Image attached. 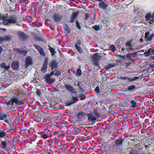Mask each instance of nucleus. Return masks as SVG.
Returning a JSON list of instances; mask_svg holds the SVG:
<instances>
[{
	"instance_id": "f257e3e1",
	"label": "nucleus",
	"mask_w": 154,
	"mask_h": 154,
	"mask_svg": "<svg viewBox=\"0 0 154 154\" xmlns=\"http://www.w3.org/2000/svg\"><path fill=\"white\" fill-rule=\"evenodd\" d=\"M17 92L16 91H14L13 92V94H15V96H13L11 97L10 100H8V98H9L8 96L9 94L5 96L4 97L6 98H7L8 101H6L5 103L7 106H13L14 105H21L24 104L23 102V100L22 99L23 97L21 96V94H23V89L21 88V87H19V88L17 89Z\"/></svg>"
},
{
	"instance_id": "f03ea898",
	"label": "nucleus",
	"mask_w": 154,
	"mask_h": 154,
	"mask_svg": "<svg viewBox=\"0 0 154 154\" xmlns=\"http://www.w3.org/2000/svg\"><path fill=\"white\" fill-rule=\"evenodd\" d=\"M150 147L149 145H143L138 149H134L130 147L128 148L129 154H149Z\"/></svg>"
},
{
	"instance_id": "7ed1b4c3",
	"label": "nucleus",
	"mask_w": 154,
	"mask_h": 154,
	"mask_svg": "<svg viewBox=\"0 0 154 154\" xmlns=\"http://www.w3.org/2000/svg\"><path fill=\"white\" fill-rule=\"evenodd\" d=\"M66 91L67 92L70 94L71 96H75L76 97L79 98L80 100H83L86 99V97L85 94H81L79 96V94H77L78 90L76 89H74V87H66Z\"/></svg>"
},
{
	"instance_id": "20e7f679",
	"label": "nucleus",
	"mask_w": 154,
	"mask_h": 154,
	"mask_svg": "<svg viewBox=\"0 0 154 154\" xmlns=\"http://www.w3.org/2000/svg\"><path fill=\"white\" fill-rule=\"evenodd\" d=\"M87 116L88 120L94 122L97 120V118H99L100 114L96 109H94L91 113L87 114Z\"/></svg>"
},
{
	"instance_id": "39448f33",
	"label": "nucleus",
	"mask_w": 154,
	"mask_h": 154,
	"mask_svg": "<svg viewBox=\"0 0 154 154\" xmlns=\"http://www.w3.org/2000/svg\"><path fill=\"white\" fill-rule=\"evenodd\" d=\"M38 134H40L42 137L44 139H46L52 136L51 131L47 128L45 129L44 131L39 132L38 133Z\"/></svg>"
},
{
	"instance_id": "423d86ee",
	"label": "nucleus",
	"mask_w": 154,
	"mask_h": 154,
	"mask_svg": "<svg viewBox=\"0 0 154 154\" xmlns=\"http://www.w3.org/2000/svg\"><path fill=\"white\" fill-rule=\"evenodd\" d=\"M4 21L8 22L9 24L16 23L17 21V18L14 15L9 16H5Z\"/></svg>"
},
{
	"instance_id": "0eeeda50",
	"label": "nucleus",
	"mask_w": 154,
	"mask_h": 154,
	"mask_svg": "<svg viewBox=\"0 0 154 154\" xmlns=\"http://www.w3.org/2000/svg\"><path fill=\"white\" fill-rule=\"evenodd\" d=\"M72 100L70 99V100H68L66 101H65L64 103L66 106H69L76 103L79 100L78 98L76 97L72 96Z\"/></svg>"
},
{
	"instance_id": "6e6552de",
	"label": "nucleus",
	"mask_w": 154,
	"mask_h": 154,
	"mask_svg": "<svg viewBox=\"0 0 154 154\" xmlns=\"http://www.w3.org/2000/svg\"><path fill=\"white\" fill-rule=\"evenodd\" d=\"M45 114L44 112L41 111H38V114L36 115V117L34 120L35 121V119H36L38 122H41L43 118L45 117Z\"/></svg>"
},
{
	"instance_id": "1a4fd4ad",
	"label": "nucleus",
	"mask_w": 154,
	"mask_h": 154,
	"mask_svg": "<svg viewBox=\"0 0 154 154\" xmlns=\"http://www.w3.org/2000/svg\"><path fill=\"white\" fill-rule=\"evenodd\" d=\"M131 41L129 40L125 42V46L128 51H134V47L131 43Z\"/></svg>"
},
{
	"instance_id": "9d476101",
	"label": "nucleus",
	"mask_w": 154,
	"mask_h": 154,
	"mask_svg": "<svg viewBox=\"0 0 154 154\" xmlns=\"http://www.w3.org/2000/svg\"><path fill=\"white\" fill-rule=\"evenodd\" d=\"M49 65L52 70L55 69H57L58 67V63H57V60L55 59L51 60L49 62Z\"/></svg>"
},
{
	"instance_id": "9b49d317",
	"label": "nucleus",
	"mask_w": 154,
	"mask_h": 154,
	"mask_svg": "<svg viewBox=\"0 0 154 154\" xmlns=\"http://www.w3.org/2000/svg\"><path fill=\"white\" fill-rule=\"evenodd\" d=\"M144 54L147 57L150 56L152 59H154V50L150 48L147 51H146Z\"/></svg>"
},
{
	"instance_id": "f8f14e48",
	"label": "nucleus",
	"mask_w": 154,
	"mask_h": 154,
	"mask_svg": "<svg viewBox=\"0 0 154 154\" xmlns=\"http://www.w3.org/2000/svg\"><path fill=\"white\" fill-rule=\"evenodd\" d=\"M76 115L78 119L81 121H83L86 119L87 114L82 111H81L78 112Z\"/></svg>"
},
{
	"instance_id": "ddd939ff",
	"label": "nucleus",
	"mask_w": 154,
	"mask_h": 154,
	"mask_svg": "<svg viewBox=\"0 0 154 154\" xmlns=\"http://www.w3.org/2000/svg\"><path fill=\"white\" fill-rule=\"evenodd\" d=\"M145 18L147 21L151 20L152 22L154 21V12L151 14L150 12H148L146 15Z\"/></svg>"
},
{
	"instance_id": "4468645a",
	"label": "nucleus",
	"mask_w": 154,
	"mask_h": 154,
	"mask_svg": "<svg viewBox=\"0 0 154 154\" xmlns=\"http://www.w3.org/2000/svg\"><path fill=\"white\" fill-rule=\"evenodd\" d=\"M140 87H128L126 89L125 87H119L120 88L119 90H121L122 91H125L127 92H131L137 90H138V88Z\"/></svg>"
},
{
	"instance_id": "2eb2a0df",
	"label": "nucleus",
	"mask_w": 154,
	"mask_h": 154,
	"mask_svg": "<svg viewBox=\"0 0 154 154\" xmlns=\"http://www.w3.org/2000/svg\"><path fill=\"white\" fill-rule=\"evenodd\" d=\"M48 58H46L43 61V66L41 67V71L43 72H45L47 69V65L48 64Z\"/></svg>"
},
{
	"instance_id": "dca6fc26",
	"label": "nucleus",
	"mask_w": 154,
	"mask_h": 154,
	"mask_svg": "<svg viewBox=\"0 0 154 154\" xmlns=\"http://www.w3.org/2000/svg\"><path fill=\"white\" fill-rule=\"evenodd\" d=\"M153 35L150 34V32L148 31L145 33L144 38L146 41H151L152 40Z\"/></svg>"
},
{
	"instance_id": "f3484780",
	"label": "nucleus",
	"mask_w": 154,
	"mask_h": 154,
	"mask_svg": "<svg viewBox=\"0 0 154 154\" xmlns=\"http://www.w3.org/2000/svg\"><path fill=\"white\" fill-rule=\"evenodd\" d=\"M44 78L45 79L47 82L49 84H52L55 81L54 79L51 78L49 75H45Z\"/></svg>"
},
{
	"instance_id": "a211bd4d",
	"label": "nucleus",
	"mask_w": 154,
	"mask_h": 154,
	"mask_svg": "<svg viewBox=\"0 0 154 154\" xmlns=\"http://www.w3.org/2000/svg\"><path fill=\"white\" fill-rule=\"evenodd\" d=\"M19 39L21 41H24L26 40L27 36L26 34L20 32L17 34Z\"/></svg>"
},
{
	"instance_id": "6ab92c4d",
	"label": "nucleus",
	"mask_w": 154,
	"mask_h": 154,
	"mask_svg": "<svg viewBox=\"0 0 154 154\" xmlns=\"http://www.w3.org/2000/svg\"><path fill=\"white\" fill-rule=\"evenodd\" d=\"M96 87L95 89V92L96 93L99 95H101L103 94V92H104V89L103 88L100 87Z\"/></svg>"
},
{
	"instance_id": "aec40b11",
	"label": "nucleus",
	"mask_w": 154,
	"mask_h": 154,
	"mask_svg": "<svg viewBox=\"0 0 154 154\" xmlns=\"http://www.w3.org/2000/svg\"><path fill=\"white\" fill-rule=\"evenodd\" d=\"M33 45L36 49L39 52L41 55H45V52H44L43 49L42 47L35 44Z\"/></svg>"
},
{
	"instance_id": "412c9836",
	"label": "nucleus",
	"mask_w": 154,
	"mask_h": 154,
	"mask_svg": "<svg viewBox=\"0 0 154 154\" xmlns=\"http://www.w3.org/2000/svg\"><path fill=\"white\" fill-rule=\"evenodd\" d=\"M10 130L7 129H4L3 130L0 129V138H4L5 137L7 133H8Z\"/></svg>"
},
{
	"instance_id": "4be33fe9",
	"label": "nucleus",
	"mask_w": 154,
	"mask_h": 154,
	"mask_svg": "<svg viewBox=\"0 0 154 154\" xmlns=\"http://www.w3.org/2000/svg\"><path fill=\"white\" fill-rule=\"evenodd\" d=\"M11 67L15 70L19 69V62L17 61L13 62L11 64Z\"/></svg>"
},
{
	"instance_id": "5701e85b",
	"label": "nucleus",
	"mask_w": 154,
	"mask_h": 154,
	"mask_svg": "<svg viewBox=\"0 0 154 154\" xmlns=\"http://www.w3.org/2000/svg\"><path fill=\"white\" fill-rule=\"evenodd\" d=\"M81 90L82 91V92H84L86 94L90 92L91 89V88H90V87H79Z\"/></svg>"
},
{
	"instance_id": "b1692460",
	"label": "nucleus",
	"mask_w": 154,
	"mask_h": 154,
	"mask_svg": "<svg viewBox=\"0 0 154 154\" xmlns=\"http://www.w3.org/2000/svg\"><path fill=\"white\" fill-rule=\"evenodd\" d=\"M25 62V66L26 68H27L29 66L32 65L33 63V62L31 59L29 58H27Z\"/></svg>"
},
{
	"instance_id": "393cba45",
	"label": "nucleus",
	"mask_w": 154,
	"mask_h": 154,
	"mask_svg": "<svg viewBox=\"0 0 154 154\" xmlns=\"http://www.w3.org/2000/svg\"><path fill=\"white\" fill-rule=\"evenodd\" d=\"M123 143V140L122 138L118 139L115 140V144L117 146H120Z\"/></svg>"
},
{
	"instance_id": "a878e982",
	"label": "nucleus",
	"mask_w": 154,
	"mask_h": 154,
	"mask_svg": "<svg viewBox=\"0 0 154 154\" xmlns=\"http://www.w3.org/2000/svg\"><path fill=\"white\" fill-rule=\"evenodd\" d=\"M52 17L54 19V21L56 22L61 20L62 18V16L56 14L53 15Z\"/></svg>"
},
{
	"instance_id": "bb28decb",
	"label": "nucleus",
	"mask_w": 154,
	"mask_h": 154,
	"mask_svg": "<svg viewBox=\"0 0 154 154\" xmlns=\"http://www.w3.org/2000/svg\"><path fill=\"white\" fill-rule=\"evenodd\" d=\"M8 117V118H11L10 116L8 114H6L4 112H2L0 114V120H3L5 118H7Z\"/></svg>"
},
{
	"instance_id": "cd10ccee",
	"label": "nucleus",
	"mask_w": 154,
	"mask_h": 154,
	"mask_svg": "<svg viewBox=\"0 0 154 154\" xmlns=\"http://www.w3.org/2000/svg\"><path fill=\"white\" fill-rule=\"evenodd\" d=\"M98 5L99 7L103 9H106L108 6L107 4L103 1L99 3Z\"/></svg>"
},
{
	"instance_id": "c85d7f7f",
	"label": "nucleus",
	"mask_w": 154,
	"mask_h": 154,
	"mask_svg": "<svg viewBox=\"0 0 154 154\" xmlns=\"http://www.w3.org/2000/svg\"><path fill=\"white\" fill-rule=\"evenodd\" d=\"M48 47H49V50H50L51 53V54L52 56H54L57 53L55 48L51 47L49 45H48Z\"/></svg>"
},
{
	"instance_id": "c756f323",
	"label": "nucleus",
	"mask_w": 154,
	"mask_h": 154,
	"mask_svg": "<svg viewBox=\"0 0 154 154\" xmlns=\"http://www.w3.org/2000/svg\"><path fill=\"white\" fill-rule=\"evenodd\" d=\"M99 59V58H97V59L94 58L93 60V64L94 66L97 67L99 69H100V67L99 64V61L98 60V59Z\"/></svg>"
},
{
	"instance_id": "7c9ffc66",
	"label": "nucleus",
	"mask_w": 154,
	"mask_h": 154,
	"mask_svg": "<svg viewBox=\"0 0 154 154\" xmlns=\"http://www.w3.org/2000/svg\"><path fill=\"white\" fill-rule=\"evenodd\" d=\"M75 47L79 53H82L83 52V50L82 48L80 46H78L76 43L75 44Z\"/></svg>"
},
{
	"instance_id": "2f4dec72",
	"label": "nucleus",
	"mask_w": 154,
	"mask_h": 154,
	"mask_svg": "<svg viewBox=\"0 0 154 154\" xmlns=\"http://www.w3.org/2000/svg\"><path fill=\"white\" fill-rule=\"evenodd\" d=\"M116 66V63H111L106 66L104 68L106 70H109L111 68L115 67Z\"/></svg>"
},
{
	"instance_id": "473e14b6",
	"label": "nucleus",
	"mask_w": 154,
	"mask_h": 154,
	"mask_svg": "<svg viewBox=\"0 0 154 154\" xmlns=\"http://www.w3.org/2000/svg\"><path fill=\"white\" fill-rule=\"evenodd\" d=\"M77 15L76 14H73L70 17V20L69 21V22L70 23H73L77 18Z\"/></svg>"
},
{
	"instance_id": "72a5a7b5",
	"label": "nucleus",
	"mask_w": 154,
	"mask_h": 154,
	"mask_svg": "<svg viewBox=\"0 0 154 154\" xmlns=\"http://www.w3.org/2000/svg\"><path fill=\"white\" fill-rule=\"evenodd\" d=\"M63 29L66 33H68L71 32L70 28L67 24H66L65 25Z\"/></svg>"
},
{
	"instance_id": "f704fd0d",
	"label": "nucleus",
	"mask_w": 154,
	"mask_h": 154,
	"mask_svg": "<svg viewBox=\"0 0 154 154\" xmlns=\"http://www.w3.org/2000/svg\"><path fill=\"white\" fill-rule=\"evenodd\" d=\"M137 79V77L131 76L130 77H127L126 79L127 80V82H132L135 79Z\"/></svg>"
},
{
	"instance_id": "c9c22d12",
	"label": "nucleus",
	"mask_w": 154,
	"mask_h": 154,
	"mask_svg": "<svg viewBox=\"0 0 154 154\" xmlns=\"http://www.w3.org/2000/svg\"><path fill=\"white\" fill-rule=\"evenodd\" d=\"M0 66L1 67L4 68L6 70H8L10 67L9 65L6 66L5 63H1L0 64Z\"/></svg>"
},
{
	"instance_id": "e433bc0d",
	"label": "nucleus",
	"mask_w": 154,
	"mask_h": 154,
	"mask_svg": "<svg viewBox=\"0 0 154 154\" xmlns=\"http://www.w3.org/2000/svg\"><path fill=\"white\" fill-rule=\"evenodd\" d=\"M7 145L8 143L6 141H2L1 142V147L4 149L6 148Z\"/></svg>"
},
{
	"instance_id": "4c0bfd02",
	"label": "nucleus",
	"mask_w": 154,
	"mask_h": 154,
	"mask_svg": "<svg viewBox=\"0 0 154 154\" xmlns=\"http://www.w3.org/2000/svg\"><path fill=\"white\" fill-rule=\"evenodd\" d=\"M122 58L124 59V60H125L127 58L129 61H133V60L131 59V56L128 55H125L124 56H122Z\"/></svg>"
},
{
	"instance_id": "58836bf2",
	"label": "nucleus",
	"mask_w": 154,
	"mask_h": 154,
	"mask_svg": "<svg viewBox=\"0 0 154 154\" xmlns=\"http://www.w3.org/2000/svg\"><path fill=\"white\" fill-rule=\"evenodd\" d=\"M130 102L131 104V107L132 108H133L136 107V104L137 103V102L134 100H132L130 101Z\"/></svg>"
},
{
	"instance_id": "ea45409f",
	"label": "nucleus",
	"mask_w": 154,
	"mask_h": 154,
	"mask_svg": "<svg viewBox=\"0 0 154 154\" xmlns=\"http://www.w3.org/2000/svg\"><path fill=\"white\" fill-rule=\"evenodd\" d=\"M93 29L96 31L100 30V26L99 25H95L92 26Z\"/></svg>"
},
{
	"instance_id": "a19ab883",
	"label": "nucleus",
	"mask_w": 154,
	"mask_h": 154,
	"mask_svg": "<svg viewBox=\"0 0 154 154\" xmlns=\"http://www.w3.org/2000/svg\"><path fill=\"white\" fill-rule=\"evenodd\" d=\"M3 41H8L9 42L11 40L10 38L7 35H5L4 37H3Z\"/></svg>"
},
{
	"instance_id": "79ce46f5",
	"label": "nucleus",
	"mask_w": 154,
	"mask_h": 154,
	"mask_svg": "<svg viewBox=\"0 0 154 154\" xmlns=\"http://www.w3.org/2000/svg\"><path fill=\"white\" fill-rule=\"evenodd\" d=\"M110 50L112 52H115L116 50V48L115 46L113 45H111L109 46Z\"/></svg>"
},
{
	"instance_id": "37998d69",
	"label": "nucleus",
	"mask_w": 154,
	"mask_h": 154,
	"mask_svg": "<svg viewBox=\"0 0 154 154\" xmlns=\"http://www.w3.org/2000/svg\"><path fill=\"white\" fill-rule=\"evenodd\" d=\"M137 93L140 94H144L146 93H148L147 92L146 90H139L138 91Z\"/></svg>"
},
{
	"instance_id": "c03bdc74",
	"label": "nucleus",
	"mask_w": 154,
	"mask_h": 154,
	"mask_svg": "<svg viewBox=\"0 0 154 154\" xmlns=\"http://www.w3.org/2000/svg\"><path fill=\"white\" fill-rule=\"evenodd\" d=\"M61 73V71L59 69H57L56 70L55 72L54 73V74L55 76L58 77L60 76Z\"/></svg>"
},
{
	"instance_id": "a18cd8bd",
	"label": "nucleus",
	"mask_w": 154,
	"mask_h": 154,
	"mask_svg": "<svg viewBox=\"0 0 154 154\" xmlns=\"http://www.w3.org/2000/svg\"><path fill=\"white\" fill-rule=\"evenodd\" d=\"M82 71L79 68L77 70L76 72V74L77 76H79L81 74Z\"/></svg>"
},
{
	"instance_id": "49530a36",
	"label": "nucleus",
	"mask_w": 154,
	"mask_h": 154,
	"mask_svg": "<svg viewBox=\"0 0 154 154\" xmlns=\"http://www.w3.org/2000/svg\"><path fill=\"white\" fill-rule=\"evenodd\" d=\"M75 24L78 29H81V26H80V23L79 22V21L77 20H76L75 21Z\"/></svg>"
},
{
	"instance_id": "de8ad7c7",
	"label": "nucleus",
	"mask_w": 154,
	"mask_h": 154,
	"mask_svg": "<svg viewBox=\"0 0 154 154\" xmlns=\"http://www.w3.org/2000/svg\"><path fill=\"white\" fill-rule=\"evenodd\" d=\"M85 17L84 18V19L85 20H87L89 17L91 18L90 15L88 13L85 14Z\"/></svg>"
},
{
	"instance_id": "09e8293b",
	"label": "nucleus",
	"mask_w": 154,
	"mask_h": 154,
	"mask_svg": "<svg viewBox=\"0 0 154 154\" xmlns=\"http://www.w3.org/2000/svg\"><path fill=\"white\" fill-rule=\"evenodd\" d=\"M100 83L98 81H97L96 82H94L93 83V87L96 86V87H99V83Z\"/></svg>"
},
{
	"instance_id": "8fccbe9b",
	"label": "nucleus",
	"mask_w": 154,
	"mask_h": 154,
	"mask_svg": "<svg viewBox=\"0 0 154 154\" xmlns=\"http://www.w3.org/2000/svg\"><path fill=\"white\" fill-rule=\"evenodd\" d=\"M5 120V123L8 124L10 122V121L9 120H11L10 118H8V117H7V118H5L4 119Z\"/></svg>"
},
{
	"instance_id": "3c124183",
	"label": "nucleus",
	"mask_w": 154,
	"mask_h": 154,
	"mask_svg": "<svg viewBox=\"0 0 154 154\" xmlns=\"http://www.w3.org/2000/svg\"><path fill=\"white\" fill-rule=\"evenodd\" d=\"M37 93L38 96L41 97L42 95V92L41 91V90L39 89H38Z\"/></svg>"
},
{
	"instance_id": "603ef678",
	"label": "nucleus",
	"mask_w": 154,
	"mask_h": 154,
	"mask_svg": "<svg viewBox=\"0 0 154 154\" xmlns=\"http://www.w3.org/2000/svg\"><path fill=\"white\" fill-rule=\"evenodd\" d=\"M39 81V79L36 78H34L33 80V82L35 83L36 84Z\"/></svg>"
},
{
	"instance_id": "864d4df0",
	"label": "nucleus",
	"mask_w": 154,
	"mask_h": 154,
	"mask_svg": "<svg viewBox=\"0 0 154 154\" xmlns=\"http://www.w3.org/2000/svg\"><path fill=\"white\" fill-rule=\"evenodd\" d=\"M14 50L16 52H17V53H21L22 52V50L20 49H19V48H15L14 49Z\"/></svg>"
},
{
	"instance_id": "5fc2aeb1",
	"label": "nucleus",
	"mask_w": 154,
	"mask_h": 154,
	"mask_svg": "<svg viewBox=\"0 0 154 154\" xmlns=\"http://www.w3.org/2000/svg\"><path fill=\"white\" fill-rule=\"evenodd\" d=\"M46 114H45V117H43V122H47V117H46Z\"/></svg>"
},
{
	"instance_id": "6e6d98bb",
	"label": "nucleus",
	"mask_w": 154,
	"mask_h": 154,
	"mask_svg": "<svg viewBox=\"0 0 154 154\" xmlns=\"http://www.w3.org/2000/svg\"><path fill=\"white\" fill-rule=\"evenodd\" d=\"M36 40L37 41H41L42 42H44L45 43H46V41L45 39H44V41L43 40L41 39L40 38H37Z\"/></svg>"
},
{
	"instance_id": "4d7b16f0",
	"label": "nucleus",
	"mask_w": 154,
	"mask_h": 154,
	"mask_svg": "<svg viewBox=\"0 0 154 154\" xmlns=\"http://www.w3.org/2000/svg\"><path fill=\"white\" fill-rule=\"evenodd\" d=\"M2 24L6 26H8L9 25V24L8 22H5L3 21L2 23L1 22V24Z\"/></svg>"
},
{
	"instance_id": "13d9d810",
	"label": "nucleus",
	"mask_w": 154,
	"mask_h": 154,
	"mask_svg": "<svg viewBox=\"0 0 154 154\" xmlns=\"http://www.w3.org/2000/svg\"><path fill=\"white\" fill-rule=\"evenodd\" d=\"M37 114L38 111L36 112H34L32 114V115L33 116L32 117L33 118V119H35L36 117V114Z\"/></svg>"
},
{
	"instance_id": "bf43d9fd",
	"label": "nucleus",
	"mask_w": 154,
	"mask_h": 154,
	"mask_svg": "<svg viewBox=\"0 0 154 154\" xmlns=\"http://www.w3.org/2000/svg\"><path fill=\"white\" fill-rule=\"evenodd\" d=\"M131 63H125V67L126 68H128Z\"/></svg>"
},
{
	"instance_id": "052dcab7",
	"label": "nucleus",
	"mask_w": 154,
	"mask_h": 154,
	"mask_svg": "<svg viewBox=\"0 0 154 154\" xmlns=\"http://www.w3.org/2000/svg\"><path fill=\"white\" fill-rule=\"evenodd\" d=\"M5 18V17H3L2 15L0 14V20H3L4 21Z\"/></svg>"
},
{
	"instance_id": "680f3d73",
	"label": "nucleus",
	"mask_w": 154,
	"mask_h": 154,
	"mask_svg": "<svg viewBox=\"0 0 154 154\" xmlns=\"http://www.w3.org/2000/svg\"><path fill=\"white\" fill-rule=\"evenodd\" d=\"M76 42H77V44L78 45H79V46H80V45H81V41L80 40L78 39L77 41Z\"/></svg>"
},
{
	"instance_id": "e2e57ef3",
	"label": "nucleus",
	"mask_w": 154,
	"mask_h": 154,
	"mask_svg": "<svg viewBox=\"0 0 154 154\" xmlns=\"http://www.w3.org/2000/svg\"><path fill=\"white\" fill-rule=\"evenodd\" d=\"M97 53H94V54L93 55V57L94 58H96L97 59V58H98V57H97Z\"/></svg>"
},
{
	"instance_id": "0e129e2a",
	"label": "nucleus",
	"mask_w": 154,
	"mask_h": 154,
	"mask_svg": "<svg viewBox=\"0 0 154 154\" xmlns=\"http://www.w3.org/2000/svg\"><path fill=\"white\" fill-rule=\"evenodd\" d=\"M3 37L0 36V44H3Z\"/></svg>"
},
{
	"instance_id": "69168bd1",
	"label": "nucleus",
	"mask_w": 154,
	"mask_h": 154,
	"mask_svg": "<svg viewBox=\"0 0 154 154\" xmlns=\"http://www.w3.org/2000/svg\"><path fill=\"white\" fill-rule=\"evenodd\" d=\"M120 42V39L117 40L116 42V45L117 46H118V45H119V44Z\"/></svg>"
},
{
	"instance_id": "338daca9",
	"label": "nucleus",
	"mask_w": 154,
	"mask_h": 154,
	"mask_svg": "<svg viewBox=\"0 0 154 154\" xmlns=\"http://www.w3.org/2000/svg\"><path fill=\"white\" fill-rule=\"evenodd\" d=\"M131 54L136 55L137 54V52H134L133 53H131L130 54Z\"/></svg>"
},
{
	"instance_id": "774afa93",
	"label": "nucleus",
	"mask_w": 154,
	"mask_h": 154,
	"mask_svg": "<svg viewBox=\"0 0 154 154\" xmlns=\"http://www.w3.org/2000/svg\"><path fill=\"white\" fill-rule=\"evenodd\" d=\"M127 78V77L123 76V77H120V79H126Z\"/></svg>"
}]
</instances>
